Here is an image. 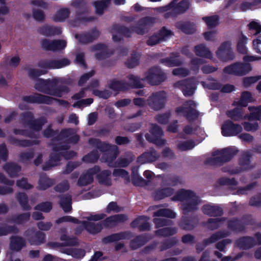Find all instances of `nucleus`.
<instances>
[{
  "label": "nucleus",
  "mask_w": 261,
  "mask_h": 261,
  "mask_svg": "<svg viewBox=\"0 0 261 261\" xmlns=\"http://www.w3.org/2000/svg\"><path fill=\"white\" fill-rule=\"evenodd\" d=\"M155 22V18L151 16H145L140 18L136 25L130 29L119 24H114L112 27L113 32L117 33L125 37H130L132 32L138 35H143L147 33Z\"/></svg>",
  "instance_id": "obj_1"
},
{
  "label": "nucleus",
  "mask_w": 261,
  "mask_h": 261,
  "mask_svg": "<svg viewBox=\"0 0 261 261\" xmlns=\"http://www.w3.org/2000/svg\"><path fill=\"white\" fill-rule=\"evenodd\" d=\"M155 22V18L151 16H145L140 18L136 25L130 29L119 24H114L112 27L113 32L117 33L125 37H130L132 32L138 35H143L147 33Z\"/></svg>",
  "instance_id": "obj_2"
},
{
  "label": "nucleus",
  "mask_w": 261,
  "mask_h": 261,
  "mask_svg": "<svg viewBox=\"0 0 261 261\" xmlns=\"http://www.w3.org/2000/svg\"><path fill=\"white\" fill-rule=\"evenodd\" d=\"M57 79L44 80L38 78L35 85V88L38 91L58 97H61L64 94L69 92V88L66 85L58 86Z\"/></svg>",
  "instance_id": "obj_3"
},
{
  "label": "nucleus",
  "mask_w": 261,
  "mask_h": 261,
  "mask_svg": "<svg viewBox=\"0 0 261 261\" xmlns=\"http://www.w3.org/2000/svg\"><path fill=\"white\" fill-rule=\"evenodd\" d=\"M238 152V150L232 147H227L220 150H217L213 153L214 157L207 158L204 164L205 165L221 166L230 161Z\"/></svg>",
  "instance_id": "obj_4"
},
{
  "label": "nucleus",
  "mask_w": 261,
  "mask_h": 261,
  "mask_svg": "<svg viewBox=\"0 0 261 261\" xmlns=\"http://www.w3.org/2000/svg\"><path fill=\"white\" fill-rule=\"evenodd\" d=\"M88 142L90 145L96 147L100 152L106 153L103 154V156L106 155V161L108 163L109 166H111L110 164L115 160L119 153L117 146L94 138H90Z\"/></svg>",
  "instance_id": "obj_5"
},
{
  "label": "nucleus",
  "mask_w": 261,
  "mask_h": 261,
  "mask_svg": "<svg viewBox=\"0 0 261 261\" xmlns=\"http://www.w3.org/2000/svg\"><path fill=\"white\" fill-rule=\"evenodd\" d=\"M20 121L24 126H29L34 130L40 131L43 126L47 122L45 117L35 119L34 114L31 111H25L20 115Z\"/></svg>",
  "instance_id": "obj_6"
},
{
  "label": "nucleus",
  "mask_w": 261,
  "mask_h": 261,
  "mask_svg": "<svg viewBox=\"0 0 261 261\" xmlns=\"http://www.w3.org/2000/svg\"><path fill=\"white\" fill-rule=\"evenodd\" d=\"M254 221L252 216L249 214H245L239 219L238 218H232L228 220L227 223V228L234 232L240 233L245 232L246 229V226L253 225Z\"/></svg>",
  "instance_id": "obj_7"
},
{
  "label": "nucleus",
  "mask_w": 261,
  "mask_h": 261,
  "mask_svg": "<svg viewBox=\"0 0 261 261\" xmlns=\"http://www.w3.org/2000/svg\"><path fill=\"white\" fill-rule=\"evenodd\" d=\"M252 69V66L249 63L236 62L225 67L223 71L226 74L243 76L249 73Z\"/></svg>",
  "instance_id": "obj_8"
},
{
  "label": "nucleus",
  "mask_w": 261,
  "mask_h": 261,
  "mask_svg": "<svg viewBox=\"0 0 261 261\" xmlns=\"http://www.w3.org/2000/svg\"><path fill=\"white\" fill-rule=\"evenodd\" d=\"M183 106H179L175 109L177 114L183 113L184 116L189 121L196 120L199 116V113L195 108L196 107L195 102L193 100L186 101Z\"/></svg>",
  "instance_id": "obj_9"
},
{
  "label": "nucleus",
  "mask_w": 261,
  "mask_h": 261,
  "mask_svg": "<svg viewBox=\"0 0 261 261\" xmlns=\"http://www.w3.org/2000/svg\"><path fill=\"white\" fill-rule=\"evenodd\" d=\"M147 104L152 110L159 111L164 108L166 101V93L159 91L152 93L147 99Z\"/></svg>",
  "instance_id": "obj_10"
},
{
  "label": "nucleus",
  "mask_w": 261,
  "mask_h": 261,
  "mask_svg": "<svg viewBox=\"0 0 261 261\" xmlns=\"http://www.w3.org/2000/svg\"><path fill=\"white\" fill-rule=\"evenodd\" d=\"M166 79V74L158 67L150 68L142 81H147L151 85H159Z\"/></svg>",
  "instance_id": "obj_11"
},
{
  "label": "nucleus",
  "mask_w": 261,
  "mask_h": 261,
  "mask_svg": "<svg viewBox=\"0 0 261 261\" xmlns=\"http://www.w3.org/2000/svg\"><path fill=\"white\" fill-rule=\"evenodd\" d=\"M149 132L150 134L145 135L146 139L149 142L152 143L158 146H162L165 143V140L161 138L164 133L162 128L158 125L152 124Z\"/></svg>",
  "instance_id": "obj_12"
},
{
  "label": "nucleus",
  "mask_w": 261,
  "mask_h": 261,
  "mask_svg": "<svg viewBox=\"0 0 261 261\" xmlns=\"http://www.w3.org/2000/svg\"><path fill=\"white\" fill-rule=\"evenodd\" d=\"M229 232L225 230H220L212 234L208 238L204 239L201 243H198L196 245V249L198 253L202 251L207 245L214 243L221 239L228 237Z\"/></svg>",
  "instance_id": "obj_13"
},
{
  "label": "nucleus",
  "mask_w": 261,
  "mask_h": 261,
  "mask_svg": "<svg viewBox=\"0 0 261 261\" xmlns=\"http://www.w3.org/2000/svg\"><path fill=\"white\" fill-rule=\"evenodd\" d=\"M242 130L241 124L234 123L230 120H225L221 126V134L224 137L236 136Z\"/></svg>",
  "instance_id": "obj_14"
},
{
  "label": "nucleus",
  "mask_w": 261,
  "mask_h": 261,
  "mask_svg": "<svg viewBox=\"0 0 261 261\" xmlns=\"http://www.w3.org/2000/svg\"><path fill=\"white\" fill-rule=\"evenodd\" d=\"M216 54L218 58L223 62L232 60L235 57L231 49V42L229 41L221 43Z\"/></svg>",
  "instance_id": "obj_15"
},
{
  "label": "nucleus",
  "mask_w": 261,
  "mask_h": 261,
  "mask_svg": "<svg viewBox=\"0 0 261 261\" xmlns=\"http://www.w3.org/2000/svg\"><path fill=\"white\" fill-rule=\"evenodd\" d=\"M175 85L181 90L184 95L186 97L192 96L196 88L195 80L191 77L176 82Z\"/></svg>",
  "instance_id": "obj_16"
},
{
  "label": "nucleus",
  "mask_w": 261,
  "mask_h": 261,
  "mask_svg": "<svg viewBox=\"0 0 261 261\" xmlns=\"http://www.w3.org/2000/svg\"><path fill=\"white\" fill-rule=\"evenodd\" d=\"M100 171V168L98 165L88 169L80 176L77 185L80 187H83L92 184L94 180V175L97 174Z\"/></svg>",
  "instance_id": "obj_17"
},
{
  "label": "nucleus",
  "mask_w": 261,
  "mask_h": 261,
  "mask_svg": "<svg viewBox=\"0 0 261 261\" xmlns=\"http://www.w3.org/2000/svg\"><path fill=\"white\" fill-rule=\"evenodd\" d=\"M251 154L248 151H245L242 153L239 159V165L241 168H237L229 171L231 174H236L239 173L243 170H248L252 169L253 166L250 165Z\"/></svg>",
  "instance_id": "obj_18"
},
{
  "label": "nucleus",
  "mask_w": 261,
  "mask_h": 261,
  "mask_svg": "<svg viewBox=\"0 0 261 261\" xmlns=\"http://www.w3.org/2000/svg\"><path fill=\"white\" fill-rule=\"evenodd\" d=\"M54 99L53 97L38 93L22 97L23 101L30 103L50 105L53 102Z\"/></svg>",
  "instance_id": "obj_19"
},
{
  "label": "nucleus",
  "mask_w": 261,
  "mask_h": 261,
  "mask_svg": "<svg viewBox=\"0 0 261 261\" xmlns=\"http://www.w3.org/2000/svg\"><path fill=\"white\" fill-rule=\"evenodd\" d=\"M198 223L197 215L182 216L178 225L182 230H192L197 226Z\"/></svg>",
  "instance_id": "obj_20"
},
{
  "label": "nucleus",
  "mask_w": 261,
  "mask_h": 261,
  "mask_svg": "<svg viewBox=\"0 0 261 261\" xmlns=\"http://www.w3.org/2000/svg\"><path fill=\"white\" fill-rule=\"evenodd\" d=\"M92 49L94 51H99L95 54V57L98 61L106 59L114 54L113 50L109 49L106 44L102 43L93 45Z\"/></svg>",
  "instance_id": "obj_21"
},
{
  "label": "nucleus",
  "mask_w": 261,
  "mask_h": 261,
  "mask_svg": "<svg viewBox=\"0 0 261 261\" xmlns=\"http://www.w3.org/2000/svg\"><path fill=\"white\" fill-rule=\"evenodd\" d=\"M24 235L27 238L31 245H39L45 242V234L41 231L36 232L32 230H27Z\"/></svg>",
  "instance_id": "obj_22"
},
{
  "label": "nucleus",
  "mask_w": 261,
  "mask_h": 261,
  "mask_svg": "<svg viewBox=\"0 0 261 261\" xmlns=\"http://www.w3.org/2000/svg\"><path fill=\"white\" fill-rule=\"evenodd\" d=\"M99 35L100 32L96 28H93L88 32L76 34L75 37L80 43L85 44L92 42L97 39Z\"/></svg>",
  "instance_id": "obj_23"
},
{
  "label": "nucleus",
  "mask_w": 261,
  "mask_h": 261,
  "mask_svg": "<svg viewBox=\"0 0 261 261\" xmlns=\"http://www.w3.org/2000/svg\"><path fill=\"white\" fill-rule=\"evenodd\" d=\"M152 238L153 236L148 233L138 235L130 241V248L132 250H136L144 246Z\"/></svg>",
  "instance_id": "obj_24"
},
{
  "label": "nucleus",
  "mask_w": 261,
  "mask_h": 261,
  "mask_svg": "<svg viewBox=\"0 0 261 261\" xmlns=\"http://www.w3.org/2000/svg\"><path fill=\"white\" fill-rule=\"evenodd\" d=\"M236 246L242 250H248L256 246V240L251 236H244L236 241Z\"/></svg>",
  "instance_id": "obj_25"
},
{
  "label": "nucleus",
  "mask_w": 261,
  "mask_h": 261,
  "mask_svg": "<svg viewBox=\"0 0 261 261\" xmlns=\"http://www.w3.org/2000/svg\"><path fill=\"white\" fill-rule=\"evenodd\" d=\"M132 237V233L129 231H122L113 233L102 238V243L104 244L111 243L121 240L129 239Z\"/></svg>",
  "instance_id": "obj_26"
},
{
  "label": "nucleus",
  "mask_w": 261,
  "mask_h": 261,
  "mask_svg": "<svg viewBox=\"0 0 261 261\" xmlns=\"http://www.w3.org/2000/svg\"><path fill=\"white\" fill-rule=\"evenodd\" d=\"M127 216L124 214H116L106 218L105 220L100 221L102 228L105 227L108 228L111 226H115L117 223H122L126 221Z\"/></svg>",
  "instance_id": "obj_27"
},
{
  "label": "nucleus",
  "mask_w": 261,
  "mask_h": 261,
  "mask_svg": "<svg viewBox=\"0 0 261 261\" xmlns=\"http://www.w3.org/2000/svg\"><path fill=\"white\" fill-rule=\"evenodd\" d=\"M159 157L160 154L154 148H151L149 151L144 152L138 157L137 162L141 164L151 163L156 161Z\"/></svg>",
  "instance_id": "obj_28"
},
{
  "label": "nucleus",
  "mask_w": 261,
  "mask_h": 261,
  "mask_svg": "<svg viewBox=\"0 0 261 261\" xmlns=\"http://www.w3.org/2000/svg\"><path fill=\"white\" fill-rule=\"evenodd\" d=\"M197 196L195 193L190 190L180 189L177 191L176 193L172 197V200L174 201H186L190 200Z\"/></svg>",
  "instance_id": "obj_29"
},
{
  "label": "nucleus",
  "mask_w": 261,
  "mask_h": 261,
  "mask_svg": "<svg viewBox=\"0 0 261 261\" xmlns=\"http://www.w3.org/2000/svg\"><path fill=\"white\" fill-rule=\"evenodd\" d=\"M202 212L211 217L221 216L223 214V209L219 205L204 204L202 207Z\"/></svg>",
  "instance_id": "obj_30"
},
{
  "label": "nucleus",
  "mask_w": 261,
  "mask_h": 261,
  "mask_svg": "<svg viewBox=\"0 0 261 261\" xmlns=\"http://www.w3.org/2000/svg\"><path fill=\"white\" fill-rule=\"evenodd\" d=\"M8 141L11 145L22 147H31L34 145L39 144V141L37 140H20L13 136H10L8 139Z\"/></svg>",
  "instance_id": "obj_31"
},
{
  "label": "nucleus",
  "mask_w": 261,
  "mask_h": 261,
  "mask_svg": "<svg viewBox=\"0 0 261 261\" xmlns=\"http://www.w3.org/2000/svg\"><path fill=\"white\" fill-rule=\"evenodd\" d=\"M84 226V229L92 234H96L102 230V226L100 222L95 223L89 221H81V223Z\"/></svg>",
  "instance_id": "obj_32"
},
{
  "label": "nucleus",
  "mask_w": 261,
  "mask_h": 261,
  "mask_svg": "<svg viewBox=\"0 0 261 261\" xmlns=\"http://www.w3.org/2000/svg\"><path fill=\"white\" fill-rule=\"evenodd\" d=\"M174 190L171 187L159 188L154 191L153 196L155 200H161L173 195Z\"/></svg>",
  "instance_id": "obj_33"
},
{
  "label": "nucleus",
  "mask_w": 261,
  "mask_h": 261,
  "mask_svg": "<svg viewBox=\"0 0 261 261\" xmlns=\"http://www.w3.org/2000/svg\"><path fill=\"white\" fill-rule=\"evenodd\" d=\"M38 31L39 34L45 36L60 35L62 33L61 28L48 25H45L39 28Z\"/></svg>",
  "instance_id": "obj_34"
},
{
  "label": "nucleus",
  "mask_w": 261,
  "mask_h": 261,
  "mask_svg": "<svg viewBox=\"0 0 261 261\" xmlns=\"http://www.w3.org/2000/svg\"><path fill=\"white\" fill-rule=\"evenodd\" d=\"M175 27L186 34H192L195 32L194 24L189 21H178L175 23Z\"/></svg>",
  "instance_id": "obj_35"
},
{
  "label": "nucleus",
  "mask_w": 261,
  "mask_h": 261,
  "mask_svg": "<svg viewBox=\"0 0 261 261\" xmlns=\"http://www.w3.org/2000/svg\"><path fill=\"white\" fill-rule=\"evenodd\" d=\"M109 87L114 91H125L129 89V85L124 81L115 79L110 81Z\"/></svg>",
  "instance_id": "obj_36"
},
{
  "label": "nucleus",
  "mask_w": 261,
  "mask_h": 261,
  "mask_svg": "<svg viewBox=\"0 0 261 261\" xmlns=\"http://www.w3.org/2000/svg\"><path fill=\"white\" fill-rule=\"evenodd\" d=\"M25 245V241L21 237L12 236L10 238V248L12 250L19 251Z\"/></svg>",
  "instance_id": "obj_37"
},
{
  "label": "nucleus",
  "mask_w": 261,
  "mask_h": 261,
  "mask_svg": "<svg viewBox=\"0 0 261 261\" xmlns=\"http://www.w3.org/2000/svg\"><path fill=\"white\" fill-rule=\"evenodd\" d=\"M199 198L198 196L194 197L189 201L183 203L181 205L183 214L186 215L189 212H192L197 209L199 203Z\"/></svg>",
  "instance_id": "obj_38"
},
{
  "label": "nucleus",
  "mask_w": 261,
  "mask_h": 261,
  "mask_svg": "<svg viewBox=\"0 0 261 261\" xmlns=\"http://www.w3.org/2000/svg\"><path fill=\"white\" fill-rule=\"evenodd\" d=\"M55 183V181L54 179L49 178L46 174H42L39 177L38 189L45 190L53 186Z\"/></svg>",
  "instance_id": "obj_39"
},
{
  "label": "nucleus",
  "mask_w": 261,
  "mask_h": 261,
  "mask_svg": "<svg viewBox=\"0 0 261 261\" xmlns=\"http://www.w3.org/2000/svg\"><path fill=\"white\" fill-rule=\"evenodd\" d=\"M3 169L10 177L13 178L18 175L21 168L16 163L10 162L6 163L4 166Z\"/></svg>",
  "instance_id": "obj_40"
},
{
  "label": "nucleus",
  "mask_w": 261,
  "mask_h": 261,
  "mask_svg": "<svg viewBox=\"0 0 261 261\" xmlns=\"http://www.w3.org/2000/svg\"><path fill=\"white\" fill-rule=\"evenodd\" d=\"M174 56L161 59L160 62L168 67L178 66L181 64V62L177 59L179 57V53H173L172 54Z\"/></svg>",
  "instance_id": "obj_41"
},
{
  "label": "nucleus",
  "mask_w": 261,
  "mask_h": 261,
  "mask_svg": "<svg viewBox=\"0 0 261 261\" xmlns=\"http://www.w3.org/2000/svg\"><path fill=\"white\" fill-rule=\"evenodd\" d=\"M253 101V97L251 92L247 91H243L241 93L240 100L238 101H233L232 105L238 107H246L249 102Z\"/></svg>",
  "instance_id": "obj_42"
},
{
  "label": "nucleus",
  "mask_w": 261,
  "mask_h": 261,
  "mask_svg": "<svg viewBox=\"0 0 261 261\" xmlns=\"http://www.w3.org/2000/svg\"><path fill=\"white\" fill-rule=\"evenodd\" d=\"M111 175V171L110 170H104L98 173L96 178L100 184L110 186L112 185Z\"/></svg>",
  "instance_id": "obj_43"
},
{
  "label": "nucleus",
  "mask_w": 261,
  "mask_h": 261,
  "mask_svg": "<svg viewBox=\"0 0 261 261\" xmlns=\"http://www.w3.org/2000/svg\"><path fill=\"white\" fill-rule=\"evenodd\" d=\"M194 51L198 57L207 59H211L213 57L212 52L203 44L196 45Z\"/></svg>",
  "instance_id": "obj_44"
},
{
  "label": "nucleus",
  "mask_w": 261,
  "mask_h": 261,
  "mask_svg": "<svg viewBox=\"0 0 261 261\" xmlns=\"http://www.w3.org/2000/svg\"><path fill=\"white\" fill-rule=\"evenodd\" d=\"M72 197L69 194H66L60 196L59 204L65 213H68L72 209Z\"/></svg>",
  "instance_id": "obj_45"
},
{
  "label": "nucleus",
  "mask_w": 261,
  "mask_h": 261,
  "mask_svg": "<svg viewBox=\"0 0 261 261\" xmlns=\"http://www.w3.org/2000/svg\"><path fill=\"white\" fill-rule=\"evenodd\" d=\"M126 158H119L115 163V167H126L135 159V156L132 152H127L126 153Z\"/></svg>",
  "instance_id": "obj_46"
},
{
  "label": "nucleus",
  "mask_w": 261,
  "mask_h": 261,
  "mask_svg": "<svg viewBox=\"0 0 261 261\" xmlns=\"http://www.w3.org/2000/svg\"><path fill=\"white\" fill-rule=\"evenodd\" d=\"M248 38L242 33L239 37L237 44V50L238 52L242 55H246L248 49L246 47Z\"/></svg>",
  "instance_id": "obj_47"
},
{
  "label": "nucleus",
  "mask_w": 261,
  "mask_h": 261,
  "mask_svg": "<svg viewBox=\"0 0 261 261\" xmlns=\"http://www.w3.org/2000/svg\"><path fill=\"white\" fill-rule=\"evenodd\" d=\"M16 199L23 211H29L31 210V206L29 203V198L26 193L24 192L17 193Z\"/></svg>",
  "instance_id": "obj_48"
},
{
  "label": "nucleus",
  "mask_w": 261,
  "mask_h": 261,
  "mask_svg": "<svg viewBox=\"0 0 261 261\" xmlns=\"http://www.w3.org/2000/svg\"><path fill=\"white\" fill-rule=\"evenodd\" d=\"M30 217L31 214L30 212L16 214L12 217L11 221L16 224L22 225L30 220Z\"/></svg>",
  "instance_id": "obj_49"
},
{
  "label": "nucleus",
  "mask_w": 261,
  "mask_h": 261,
  "mask_svg": "<svg viewBox=\"0 0 261 261\" xmlns=\"http://www.w3.org/2000/svg\"><path fill=\"white\" fill-rule=\"evenodd\" d=\"M177 228L175 227H166L158 229L155 231V234L158 237H167L172 236L177 232Z\"/></svg>",
  "instance_id": "obj_50"
},
{
  "label": "nucleus",
  "mask_w": 261,
  "mask_h": 261,
  "mask_svg": "<svg viewBox=\"0 0 261 261\" xmlns=\"http://www.w3.org/2000/svg\"><path fill=\"white\" fill-rule=\"evenodd\" d=\"M70 11L68 8H62L59 10L56 14L53 17V20L55 22H63L68 18Z\"/></svg>",
  "instance_id": "obj_51"
},
{
  "label": "nucleus",
  "mask_w": 261,
  "mask_h": 261,
  "mask_svg": "<svg viewBox=\"0 0 261 261\" xmlns=\"http://www.w3.org/2000/svg\"><path fill=\"white\" fill-rule=\"evenodd\" d=\"M75 133V131L72 128H65L59 132L57 136L53 139V141H59L62 140L65 138H69V137Z\"/></svg>",
  "instance_id": "obj_52"
},
{
  "label": "nucleus",
  "mask_w": 261,
  "mask_h": 261,
  "mask_svg": "<svg viewBox=\"0 0 261 261\" xmlns=\"http://www.w3.org/2000/svg\"><path fill=\"white\" fill-rule=\"evenodd\" d=\"M228 117L234 121H239L243 119V112L241 109L235 108L226 113Z\"/></svg>",
  "instance_id": "obj_53"
},
{
  "label": "nucleus",
  "mask_w": 261,
  "mask_h": 261,
  "mask_svg": "<svg viewBox=\"0 0 261 261\" xmlns=\"http://www.w3.org/2000/svg\"><path fill=\"white\" fill-rule=\"evenodd\" d=\"M140 58V54L134 51L131 54L130 58L125 62L126 66L129 69L135 67L139 64Z\"/></svg>",
  "instance_id": "obj_54"
},
{
  "label": "nucleus",
  "mask_w": 261,
  "mask_h": 261,
  "mask_svg": "<svg viewBox=\"0 0 261 261\" xmlns=\"http://www.w3.org/2000/svg\"><path fill=\"white\" fill-rule=\"evenodd\" d=\"M226 218L224 217L209 218L207 221V227L212 230L218 229L221 224L225 221Z\"/></svg>",
  "instance_id": "obj_55"
},
{
  "label": "nucleus",
  "mask_w": 261,
  "mask_h": 261,
  "mask_svg": "<svg viewBox=\"0 0 261 261\" xmlns=\"http://www.w3.org/2000/svg\"><path fill=\"white\" fill-rule=\"evenodd\" d=\"M60 240L64 241L63 245L66 246H75L79 245L78 239L75 237H70L66 233L62 234Z\"/></svg>",
  "instance_id": "obj_56"
},
{
  "label": "nucleus",
  "mask_w": 261,
  "mask_h": 261,
  "mask_svg": "<svg viewBox=\"0 0 261 261\" xmlns=\"http://www.w3.org/2000/svg\"><path fill=\"white\" fill-rule=\"evenodd\" d=\"M190 3L189 0H182L175 5L173 8L176 11L177 15L184 13L189 9Z\"/></svg>",
  "instance_id": "obj_57"
},
{
  "label": "nucleus",
  "mask_w": 261,
  "mask_h": 261,
  "mask_svg": "<svg viewBox=\"0 0 261 261\" xmlns=\"http://www.w3.org/2000/svg\"><path fill=\"white\" fill-rule=\"evenodd\" d=\"M19 232V229L15 225H9L5 224L0 226V237L5 236L10 233L17 234Z\"/></svg>",
  "instance_id": "obj_58"
},
{
  "label": "nucleus",
  "mask_w": 261,
  "mask_h": 261,
  "mask_svg": "<svg viewBox=\"0 0 261 261\" xmlns=\"http://www.w3.org/2000/svg\"><path fill=\"white\" fill-rule=\"evenodd\" d=\"M127 78L129 82V83H128L129 85V88L130 87L133 88H141L143 87V84L142 83L143 81L139 76L130 74L127 76Z\"/></svg>",
  "instance_id": "obj_59"
},
{
  "label": "nucleus",
  "mask_w": 261,
  "mask_h": 261,
  "mask_svg": "<svg viewBox=\"0 0 261 261\" xmlns=\"http://www.w3.org/2000/svg\"><path fill=\"white\" fill-rule=\"evenodd\" d=\"M153 216L154 217H164L173 219L176 217V214L171 209L161 208L154 212Z\"/></svg>",
  "instance_id": "obj_60"
},
{
  "label": "nucleus",
  "mask_w": 261,
  "mask_h": 261,
  "mask_svg": "<svg viewBox=\"0 0 261 261\" xmlns=\"http://www.w3.org/2000/svg\"><path fill=\"white\" fill-rule=\"evenodd\" d=\"M99 158V154L96 149H93L82 158V161L87 163H95Z\"/></svg>",
  "instance_id": "obj_61"
},
{
  "label": "nucleus",
  "mask_w": 261,
  "mask_h": 261,
  "mask_svg": "<svg viewBox=\"0 0 261 261\" xmlns=\"http://www.w3.org/2000/svg\"><path fill=\"white\" fill-rule=\"evenodd\" d=\"M177 243V240L175 237L166 239L161 242L159 250L161 252L167 250L175 246Z\"/></svg>",
  "instance_id": "obj_62"
},
{
  "label": "nucleus",
  "mask_w": 261,
  "mask_h": 261,
  "mask_svg": "<svg viewBox=\"0 0 261 261\" xmlns=\"http://www.w3.org/2000/svg\"><path fill=\"white\" fill-rule=\"evenodd\" d=\"M71 6L78 10L76 11V15H79L87 13V11L86 9H84L86 5L84 0H74L71 3Z\"/></svg>",
  "instance_id": "obj_63"
},
{
  "label": "nucleus",
  "mask_w": 261,
  "mask_h": 261,
  "mask_svg": "<svg viewBox=\"0 0 261 261\" xmlns=\"http://www.w3.org/2000/svg\"><path fill=\"white\" fill-rule=\"evenodd\" d=\"M248 109L251 111L248 117L249 120H260L261 119V106L256 107H249Z\"/></svg>",
  "instance_id": "obj_64"
}]
</instances>
